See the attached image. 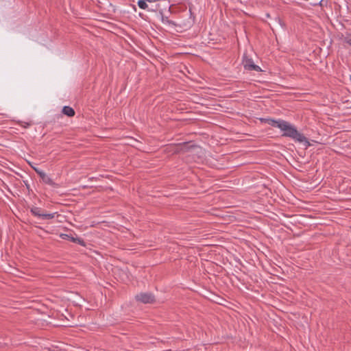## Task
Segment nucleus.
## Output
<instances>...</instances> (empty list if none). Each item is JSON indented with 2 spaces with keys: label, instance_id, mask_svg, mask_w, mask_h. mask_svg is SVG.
Wrapping results in <instances>:
<instances>
[{
  "label": "nucleus",
  "instance_id": "5",
  "mask_svg": "<svg viewBox=\"0 0 351 351\" xmlns=\"http://www.w3.org/2000/svg\"><path fill=\"white\" fill-rule=\"evenodd\" d=\"M60 237L63 239H69L74 243H80L81 245L83 244L84 241L80 239V238H75L71 235H69L67 234H60Z\"/></svg>",
  "mask_w": 351,
  "mask_h": 351
},
{
  "label": "nucleus",
  "instance_id": "12",
  "mask_svg": "<svg viewBox=\"0 0 351 351\" xmlns=\"http://www.w3.org/2000/svg\"><path fill=\"white\" fill-rule=\"evenodd\" d=\"M346 43L351 46V35L346 38Z\"/></svg>",
  "mask_w": 351,
  "mask_h": 351
},
{
  "label": "nucleus",
  "instance_id": "13",
  "mask_svg": "<svg viewBox=\"0 0 351 351\" xmlns=\"http://www.w3.org/2000/svg\"><path fill=\"white\" fill-rule=\"evenodd\" d=\"M350 81H351V75H350Z\"/></svg>",
  "mask_w": 351,
  "mask_h": 351
},
{
  "label": "nucleus",
  "instance_id": "6",
  "mask_svg": "<svg viewBox=\"0 0 351 351\" xmlns=\"http://www.w3.org/2000/svg\"><path fill=\"white\" fill-rule=\"evenodd\" d=\"M265 121L268 125L278 128V125L281 124L282 119L275 120V119H266Z\"/></svg>",
  "mask_w": 351,
  "mask_h": 351
},
{
  "label": "nucleus",
  "instance_id": "9",
  "mask_svg": "<svg viewBox=\"0 0 351 351\" xmlns=\"http://www.w3.org/2000/svg\"><path fill=\"white\" fill-rule=\"evenodd\" d=\"M137 4L140 8L143 10H145L148 6L144 0H138Z\"/></svg>",
  "mask_w": 351,
  "mask_h": 351
},
{
  "label": "nucleus",
  "instance_id": "3",
  "mask_svg": "<svg viewBox=\"0 0 351 351\" xmlns=\"http://www.w3.org/2000/svg\"><path fill=\"white\" fill-rule=\"evenodd\" d=\"M31 212L34 216L39 217L43 219H51L55 216V213H43L41 210L37 207L32 208Z\"/></svg>",
  "mask_w": 351,
  "mask_h": 351
},
{
  "label": "nucleus",
  "instance_id": "2",
  "mask_svg": "<svg viewBox=\"0 0 351 351\" xmlns=\"http://www.w3.org/2000/svg\"><path fill=\"white\" fill-rule=\"evenodd\" d=\"M136 299L144 304L152 303L154 301V295L149 293H141L137 294Z\"/></svg>",
  "mask_w": 351,
  "mask_h": 351
},
{
  "label": "nucleus",
  "instance_id": "11",
  "mask_svg": "<svg viewBox=\"0 0 351 351\" xmlns=\"http://www.w3.org/2000/svg\"><path fill=\"white\" fill-rule=\"evenodd\" d=\"M34 169L36 171V173L40 176V178H41L43 176V175H44L45 173V172H44L40 169L34 167Z\"/></svg>",
  "mask_w": 351,
  "mask_h": 351
},
{
  "label": "nucleus",
  "instance_id": "10",
  "mask_svg": "<svg viewBox=\"0 0 351 351\" xmlns=\"http://www.w3.org/2000/svg\"><path fill=\"white\" fill-rule=\"evenodd\" d=\"M34 169L36 171V173L40 176V178H41L43 176V175H44L45 173V172H44L40 169L34 167Z\"/></svg>",
  "mask_w": 351,
  "mask_h": 351
},
{
  "label": "nucleus",
  "instance_id": "4",
  "mask_svg": "<svg viewBox=\"0 0 351 351\" xmlns=\"http://www.w3.org/2000/svg\"><path fill=\"white\" fill-rule=\"evenodd\" d=\"M243 66L245 70L247 71H261V69L259 66L255 64L252 59H246L243 61Z\"/></svg>",
  "mask_w": 351,
  "mask_h": 351
},
{
  "label": "nucleus",
  "instance_id": "8",
  "mask_svg": "<svg viewBox=\"0 0 351 351\" xmlns=\"http://www.w3.org/2000/svg\"><path fill=\"white\" fill-rule=\"evenodd\" d=\"M40 178L42 181L45 184H47L49 185L55 184L52 179L46 173L44 175H43V176Z\"/></svg>",
  "mask_w": 351,
  "mask_h": 351
},
{
  "label": "nucleus",
  "instance_id": "7",
  "mask_svg": "<svg viewBox=\"0 0 351 351\" xmlns=\"http://www.w3.org/2000/svg\"><path fill=\"white\" fill-rule=\"evenodd\" d=\"M62 112L69 117H73L75 114L74 110L69 106H64Z\"/></svg>",
  "mask_w": 351,
  "mask_h": 351
},
{
  "label": "nucleus",
  "instance_id": "1",
  "mask_svg": "<svg viewBox=\"0 0 351 351\" xmlns=\"http://www.w3.org/2000/svg\"><path fill=\"white\" fill-rule=\"evenodd\" d=\"M278 128L282 132V136L291 138L295 142L303 143L306 148L311 146V143L304 135L299 132L292 123L282 120L281 124L278 125Z\"/></svg>",
  "mask_w": 351,
  "mask_h": 351
}]
</instances>
